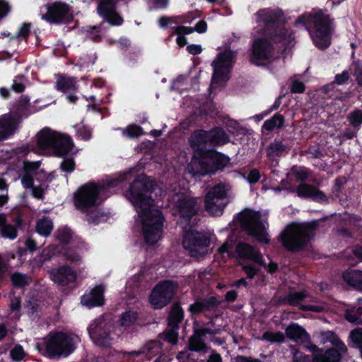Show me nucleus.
<instances>
[{
	"mask_svg": "<svg viewBox=\"0 0 362 362\" xmlns=\"http://www.w3.org/2000/svg\"><path fill=\"white\" fill-rule=\"evenodd\" d=\"M156 183L145 174L138 175L130 184L127 197L136 209H140L139 215L141 219L142 233L146 244L157 243L163 233L165 221L162 211L152 209L153 202L151 194Z\"/></svg>",
	"mask_w": 362,
	"mask_h": 362,
	"instance_id": "nucleus-1",
	"label": "nucleus"
},
{
	"mask_svg": "<svg viewBox=\"0 0 362 362\" xmlns=\"http://www.w3.org/2000/svg\"><path fill=\"white\" fill-rule=\"evenodd\" d=\"M231 232L228 235L227 242L223 244L219 252L221 253H228L231 255L234 245L235 257L240 262L241 260L246 261L243 268L246 274V278H249V243L241 242L240 240L247 239L249 238V207H246L234 216L233 221L229 224Z\"/></svg>",
	"mask_w": 362,
	"mask_h": 362,
	"instance_id": "nucleus-2",
	"label": "nucleus"
},
{
	"mask_svg": "<svg viewBox=\"0 0 362 362\" xmlns=\"http://www.w3.org/2000/svg\"><path fill=\"white\" fill-rule=\"evenodd\" d=\"M38 350L49 358L67 357L76 349L73 338L67 333L62 331L51 332L46 337L45 348Z\"/></svg>",
	"mask_w": 362,
	"mask_h": 362,
	"instance_id": "nucleus-3",
	"label": "nucleus"
},
{
	"mask_svg": "<svg viewBox=\"0 0 362 362\" xmlns=\"http://www.w3.org/2000/svg\"><path fill=\"white\" fill-rule=\"evenodd\" d=\"M112 181L107 184L88 182L81 186L74 194V203L76 208L85 213L96 205L99 194L102 191L113 187Z\"/></svg>",
	"mask_w": 362,
	"mask_h": 362,
	"instance_id": "nucleus-4",
	"label": "nucleus"
},
{
	"mask_svg": "<svg viewBox=\"0 0 362 362\" xmlns=\"http://www.w3.org/2000/svg\"><path fill=\"white\" fill-rule=\"evenodd\" d=\"M310 23L308 30L315 45L321 49L328 47L333 31L332 23L328 16L317 13L312 18Z\"/></svg>",
	"mask_w": 362,
	"mask_h": 362,
	"instance_id": "nucleus-5",
	"label": "nucleus"
},
{
	"mask_svg": "<svg viewBox=\"0 0 362 362\" xmlns=\"http://www.w3.org/2000/svg\"><path fill=\"white\" fill-rule=\"evenodd\" d=\"M313 229L311 223H292L286 228L279 237L286 249L294 250L306 243L313 235Z\"/></svg>",
	"mask_w": 362,
	"mask_h": 362,
	"instance_id": "nucleus-6",
	"label": "nucleus"
},
{
	"mask_svg": "<svg viewBox=\"0 0 362 362\" xmlns=\"http://www.w3.org/2000/svg\"><path fill=\"white\" fill-rule=\"evenodd\" d=\"M228 190V185L220 182L212 187L206 194L204 206L209 214L213 216H219L223 214L225 207L230 202Z\"/></svg>",
	"mask_w": 362,
	"mask_h": 362,
	"instance_id": "nucleus-7",
	"label": "nucleus"
},
{
	"mask_svg": "<svg viewBox=\"0 0 362 362\" xmlns=\"http://www.w3.org/2000/svg\"><path fill=\"white\" fill-rule=\"evenodd\" d=\"M178 283L173 280L165 279L159 281L152 289L149 296V303L154 309H162L173 300Z\"/></svg>",
	"mask_w": 362,
	"mask_h": 362,
	"instance_id": "nucleus-8",
	"label": "nucleus"
},
{
	"mask_svg": "<svg viewBox=\"0 0 362 362\" xmlns=\"http://www.w3.org/2000/svg\"><path fill=\"white\" fill-rule=\"evenodd\" d=\"M235 57L236 52L230 49H226L217 54L211 64L214 69L212 82L223 83L229 80V74Z\"/></svg>",
	"mask_w": 362,
	"mask_h": 362,
	"instance_id": "nucleus-9",
	"label": "nucleus"
},
{
	"mask_svg": "<svg viewBox=\"0 0 362 362\" xmlns=\"http://www.w3.org/2000/svg\"><path fill=\"white\" fill-rule=\"evenodd\" d=\"M197 160L202 173L204 175H214L218 170H223L230 163L228 156L212 148Z\"/></svg>",
	"mask_w": 362,
	"mask_h": 362,
	"instance_id": "nucleus-10",
	"label": "nucleus"
},
{
	"mask_svg": "<svg viewBox=\"0 0 362 362\" xmlns=\"http://www.w3.org/2000/svg\"><path fill=\"white\" fill-rule=\"evenodd\" d=\"M211 239L205 233L190 230L184 236L182 245L192 257L203 256L207 253Z\"/></svg>",
	"mask_w": 362,
	"mask_h": 362,
	"instance_id": "nucleus-11",
	"label": "nucleus"
},
{
	"mask_svg": "<svg viewBox=\"0 0 362 362\" xmlns=\"http://www.w3.org/2000/svg\"><path fill=\"white\" fill-rule=\"evenodd\" d=\"M112 329V325L103 319H95L88 327L90 339L96 345L101 347H108L111 345Z\"/></svg>",
	"mask_w": 362,
	"mask_h": 362,
	"instance_id": "nucleus-12",
	"label": "nucleus"
},
{
	"mask_svg": "<svg viewBox=\"0 0 362 362\" xmlns=\"http://www.w3.org/2000/svg\"><path fill=\"white\" fill-rule=\"evenodd\" d=\"M267 219L268 214L266 212L250 211V236L262 244H268L270 241Z\"/></svg>",
	"mask_w": 362,
	"mask_h": 362,
	"instance_id": "nucleus-13",
	"label": "nucleus"
},
{
	"mask_svg": "<svg viewBox=\"0 0 362 362\" xmlns=\"http://www.w3.org/2000/svg\"><path fill=\"white\" fill-rule=\"evenodd\" d=\"M97 13L103 18V22H107L110 26H120L124 19L117 11L116 0H98Z\"/></svg>",
	"mask_w": 362,
	"mask_h": 362,
	"instance_id": "nucleus-14",
	"label": "nucleus"
},
{
	"mask_svg": "<svg viewBox=\"0 0 362 362\" xmlns=\"http://www.w3.org/2000/svg\"><path fill=\"white\" fill-rule=\"evenodd\" d=\"M69 6L65 3L54 2L47 6V13L42 18L51 23H64L70 21Z\"/></svg>",
	"mask_w": 362,
	"mask_h": 362,
	"instance_id": "nucleus-15",
	"label": "nucleus"
},
{
	"mask_svg": "<svg viewBox=\"0 0 362 362\" xmlns=\"http://www.w3.org/2000/svg\"><path fill=\"white\" fill-rule=\"evenodd\" d=\"M198 322L195 320L193 323V334L189 338L188 348L194 352L203 351L206 349L205 337L206 334L214 335L218 333L217 329L209 327H197Z\"/></svg>",
	"mask_w": 362,
	"mask_h": 362,
	"instance_id": "nucleus-16",
	"label": "nucleus"
},
{
	"mask_svg": "<svg viewBox=\"0 0 362 362\" xmlns=\"http://www.w3.org/2000/svg\"><path fill=\"white\" fill-rule=\"evenodd\" d=\"M208 132L204 129H197L191 134L189 143L194 151L193 160L198 159L210 149L208 146Z\"/></svg>",
	"mask_w": 362,
	"mask_h": 362,
	"instance_id": "nucleus-17",
	"label": "nucleus"
},
{
	"mask_svg": "<svg viewBox=\"0 0 362 362\" xmlns=\"http://www.w3.org/2000/svg\"><path fill=\"white\" fill-rule=\"evenodd\" d=\"M49 276L54 283L61 286H68L76 280L75 271L69 265H62L52 269L49 272Z\"/></svg>",
	"mask_w": 362,
	"mask_h": 362,
	"instance_id": "nucleus-18",
	"label": "nucleus"
},
{
	"mask_svg": "<svg viewBox=\"0 0 362 362\" xmlns=\"http://www.w3.org/2000/svg\"><path fill=\"white\" fill-rule=\"evenodd\" d=\"M175 207L180 217L186 221H190L199 209L197 199L187 196L180 197L175 203Z\"/></svg>",
	"mask_w": 362,
	"mask_h": 362,
	"instance_id": "nucleus-19",
	"label": "nucleus"
},
{
	"mask_svg": "<svg viewBox=\"0 0 362 362\" xmlns=\"http://www.w3.org/2000/svg\"><path fill=\"white\" fill-rule=\"evenodd\" d=\"M10 109L11 112L8 114L18 119L20 123L23 118H27L33 113L30 107V98L27 95H21L18 100L13 102Z\"/></svg>",
	"mask_w": 362,
	"mask_h": 362,
	"instance_id": "nucleus-20",
	"label": "nucleus"
},
{
	"mask_svg": "<svg viewBox=\"0 0 362 362\" xmlns=\"http://www.w3.org/2000/svg\"><path fill=\"white\" fill-rule=\"evenodd\" d=\"M104 292L102 285L95 286L88 292L86 291L81 297V303L88 308L102 306L105 304Z\"/></svg>",
	"mask_w": 362,
	"mask_h": 362,
	"instance_id": "nucleus-21",
	"label": "nucleus"
},
{
	"mask_svg": "<svg viewBox=\"0 0 362 362\" xmlns=\"http://www.w3.org/2000/svg\"><path fill=\"white\" fill-rule=\"evenodd\" d=\"M20 124L18 119L8 113L0 116V141L13 136Z\"/></svg>",
	"mask_w": 362,
	"mask_h": 362,
	"instance_id": "nucleus-22",
	"label": "nucleus"
},
{
	"mask_svg": "<svg viewBox=\"0 0 362 362\" xmlns=\"http://www.w3.org/2000/svg\"><path fill=\"white\" fill-rule=\"evenodd\" d=\"M59 135L50 128L45 127L37 134V144L42 150L53 149Z\"/></svg>",
	"mask_w": 362,
	"mask_h": 362,
	"instance_id": "nucleus-23",
	"label": "nucleus"
},
{
	"mask_svg": "<svg viewBox=\"0 0 362 362\" xmlns=\"http://www.w3.org/2000/svg\"><path fill=\"white\" fill-rule=\"evenodd\" d=\"M273 47L266 40H257L253 43L252 54L257 60L269 59L273 56Z\"/></svg>",
	"mask_w": 362,
	"mask_h": 362,
	"instance_id": "nucleus-24",
	"label": "nucleus"
},
{
	"mask_svg": "<svg viewBox=\"0 0 362 362\" xmlns=\"http://www.w3.org/2000/svg\"><path fill=\"white\" fill-rule=\"evenodd\" d=\"M272 40L276 43L281 44L284 47L283 54L289 52L293 46V40L289 32L282 27H276L272 33Z\"/></svg>",
	"mask_w": 362,
	"mask_h": 362,
	"instance_id": "nucleus-25",
	"label": "nucleus"
},
{
	"mask_svg": "<svg viewBox=\"0 0 362 362\" xmlns=\"http://www.w3.org/2000/svg\"><path fill=\"white\" fill-rule=\"evenodd\" d=\"M296 192L300 197L310 198L315 201L321 202L326 201V197L324 193L310 185L300 184L297 187Z\"/></svg>",
	"mask_w": 362,
	"mask_h": 362,
	"instance_id": "nucleus-26",
	"label": "nucleus"
},
{
	"mask_svg": "<svg viewBox=\"0 0 362 362\" xmlns=\"http://www.w3.org/2000/svg\"><path fill=\"white\" fill-rule=\"evenodd\" d=\"M208 132V146L214 149L217 146L223 145L229 141V138L221 127H214Z\"/></svg>",
	"mask_w": 362,
	"mask_h": 362,
	"instance_id": "nucleus-27",
	"label": "nucleus"
},
{
	"mask_svg": "<svg viewBox=\"0 0 362 362\" xmlns=\"http://www.w3.org/2000/svg\"><path fill=\"white\" fill-rule=\"evenodd\" d=\"M286 337L296 341L307 342L310 340L309 334L303 327L296 323H291L285 330Z\"/></svg>",
	"mask_w": 362,
	"mask_h": 362,
	"instance_id": "nucleus-28",
	"label": "nucleus"
},
{
	"mask_svg": "<svg viewBox=\"0 0 362 362\" xmlns=\"http://www.w3.org/2000/svg\"><path fill=\"white\" fill-rule=\"evenodd\" d=\"M73 147L74 143L71 138L60 134L52 150L57 156L62 157L69 154Z\"/></svg>",
	"mask_w": 362,
	"mask_h": 362,
	"instance_id": "nucleus-29",
	"label": "nucleus"
},
{
	"mask_svg": "<svg viewBox=\"0 0 362 362\" xmlns=\"http://www.w3.org/2000/svg\"><path fill=\"white\" fill-rule=\"evenodd\" d=\"M184 319V310L179 303H175L168 313V326L170 328L179 329Z\"/></svg>",
	"mask_w": 362,
	"mask_h": 362,
	"instance_id": "nucleus-30",
	"label": "nucleus"
},
{
	"mask_svg": "<svg viewBox=\"0 0 362 362\" xmlns=\"http://www.w3.org/2000/svg\"><path fill=\"white\" fill-rule=\"evenodd\" d=\"M55 88L62 93L78 89L77 81L74 77H66L59 74L55 83Z\"/></svg>",
	"mask_w": 362,
	"mask_h": 362,
	"instance_id": "nucleus-31",
	"label": "nucleus"
},
{
	"mask_svg": "<svg viewBox=\"0 0 362 362\" xmlns=\"http://www.w3.org/2000/svg\"><path fill=\"white\" fill-rule=\"evenodd\" d=\"M53 229L54 223L49 216H43L36 222L35 231L42 237H49Z\"/></svg>",
	"mask_w": 362,
	"mask_h": 362,
	"instance_id": "nucleus-32",
	"label": "nucleus"
},
{
	"mask_svg": "<svg viewBox=\"0 0 362 362\" xmlns=\"http://www.w3.org/2000/svg\"><path fill=\"white\" fill-rule=\"evenodd\" d=\"M341 354L338 349H330L324 353L316 354L313 362H339L341 359Z\"/></svg>",
	"mask_w": 362,
	"mask_h": 362,
	"instance_id": "nucleus-33",
	"label": "nucleus"
},
{
	"mask_svg": "<svg viewBox=\"0 0 362 362\" xmlns=\"http://www.w3.org/2000/svg\"><path fill=\"white\" fill-rule=\"evenodd\" d=\"M320 339L322 343L330 342L340 351L341 353L346 352V345L340 341L339 337L331 331H325L320 333Z\"/></svg>",
	"mask_w": 362,
	"mask_h": 362,
	"instance_id": "nucleus-34",
	"label": "nucleus"
},
{
	"mask_svg": "<svg viewBox=\"0 0 362 362\" xmlns=\"http://www.w3.org/2000/svg\"><path fill=\"white\" fill-rule=\"evenodd\" d=\"M343 279L349 285L362 290V272L358 270L347 271L344 273Z\"/></svg>",
	"mask_w": 362,
	"mask_h": 362,
	"instance_id": "nucleus-35",
	"label": "nucleus"
},
{
	"mask_svg": "<svg viewBox=\"0 0 362 362\" xmlns=\"http://www.w3.org/2000/svg\"><path fill=\"white\" fill-rule=\"evenodd\" d=\"M199 300L201 302L202 313L216 311L221 303V301L219 300L217 297L213 296L201 298Z\"/></svg>",
	"mask_w": 362,
	"mask_h": 362,
	"instance_id": "nucleus-36",
	"label": "nucleus"
},
{
	"mask_svg": "<svg viewBox=\"0 0 362 362\" xmlns=\"http://www.w3.org/2000/svg\"><path fill=\"white\" fill-rule=\"evenodd\" d=\"M199 300L201 302L202 313L216 311L221 303V301L219 300L217 297L213 296L201 298Z\"/></svg>",
	"mask_w": 362,
	"mask_h": 362,
	"instance_id": "nucleus-37",
	"label": "nucleus"
},
{
	"mask_svg": "<svg viewBox=\"0 0 362 362\" xmlns=\"http://www.w3.org/2000/svg\"><path fill=\"white\" fill-rule=\"evenodd\" d=\"M13 288H23L29 284V277L27 274L18 272H13L10 277Z\"/></svg>",
	"mask_w": 362,
	"mask_h": 362,
	"instance_id": "nucleus-38",
	"label": "nucleus"
},
{
	"mask_svg": "<svg viewBox=\"0 0 362 362\" xmlns=\"http://www.w3.org/2000/svg\"><path fill=\"white\" fill-rule=\"evenodd\" d=\"M138 317V313L136 311H125L120 316L121 325L126 327H131L137 321Z\"/></svg>",
	"mask_w": 362,
	"mask_h": 362,
	"instance_id": "nucleus-39",
	"label": "nucleus"
},
{
	"mask_svg": "<svg viewBox=\"0 0 362 362\" xmlns=\"http://www.w3.org/2000/svg\"><path fill=\"white\" fill-rule=\"evenodd\" d=\"M56 239L62 244H69L73 237L72 230L67 226L59 228L55 233Z\"/></svg>",
	"mask_w": 362,
	"mask_h": 362,
	"instance_id": "nucleus-40",
	"label": "nucleus"
},
{
	"mask_svg": "<svg viewBox=\"0 0 362 362\" xmlns=\"http://www.w3.org/2000/svg\"><path fill=\"white\" fill-rule=\"evenodd\" d=\"M284 122V117L276 114L272 118L266 120L263 124V129L267 131H272L275 128H279L283 126Z\"/></svg>",
	"mask_w": 362,
	"mask_h": 362,
	"instance_id": "nucleus-41",
	"label": "nucleus"
},
{
	"mask_svg": "<svg viewBox=\"0 0 362 362\" xmlns=\"http://www.w3.org/2000/svg\"><path fill=\"white\" fill-rule=\"evenodd\" d=\"M256 16L258 20L263 21L265 23L274 22L277 20L279 16L276 11L271 9L261 10Z\"/></svg>",
	"mask_w": 362,
	"mask_h": 362,
	"instance_id": "nucleus-42",
	"label": "nucleus"
},
{
	"mask_svg": "<svg viewBox=\"0 0 362 362\" xmlns=\"http://www.w3.org/2000/svg\"><path fill=\"white\" fill-rule=\"evenodd\" d=\"M362 315V308H351L346 310L345 313L346 319L353 323H360L359 317Z\"/></svg>",
	"mask_w": 362,
	"mask_h": 362,
	"instance_id": "nucleus-43",
	"label": "nucleus"
},
{
	"mask_svg": "<svg viewBox=\"0 0 362 362\" xmlns=\"http://www.w3.org/2000/svg\"><path fill=\"white\" fill-rule=\"evenodd\" d=\"M103 23L104 22H102L98 25L90 26L88 30L90 38L95 42H100L102 41L100 32L103 29Z\"/></svg>",
	"mask_w": 362,
	"mask_h": 362,
	"instance_id": "nucleus-44",
	"label": "nucleus"
},
{
	"mask_svg": "<svg viewBox=\"0 0 362 362\" xmlns=\"http://www.w3.org/2000/svg\"><path fill=\"white\" fill-rule=\"evenodd\" d=\"M1 233L4 238L14 240L18 235L17 228L11 224L6 223L1 228Z\"/></svg>",
	"mask_w": 362,
	"mask_h": 362,
	"instance_id": "nucleus-45",
	"label": "nucleus"
},
{
	"mask_svg": "<svg viewBox=\"0 0 362 362\" xmlns=\"http://www.w3.org/2000/svg\"><path fill=\"white\" fill-rule=\"evenodd\" d=\"M26 78L24 75L19 74L15 76L13 84L12 90L16 93H21L25 90V86L24 82L26 81Z\"/></svg>",
	"mask_w": 362,
	"mask_h": 362,
	"instance_id": "nucleus-46",
	"label": "nucleus"
},
{
	"mask_svg": "<svg viewBox=\"0 0 362 362\" xmlns=\"http://www.w3.org/2000/svg\"><path fill=\"white\" fill-rule=\"evenodd\" d=\"M263 339L270 342H283L285 339V336L282 332H267L263 334Z\"/></svg>",
	"mask_w": 362,
	"mask_h": 362,
	"instance_id": "nucleus-47",
	"label": "nucleus"
},
{
	"mask_svg": "<svg viewBox=\"0 0 362 362\" xmlns=\"http://www.w3.org/2000/svg\"><path fill=\"white\" fill-rule=\"evenodd\" d=\"M62 171L71 173L76 169V163L73 158H64L60 164Z\"/></svg>",
	"mask_w": 362,
	"mask_h": 362,
	"instance_id": "nucleus-48",
	"label": "nucleus"
},
{
	"mask_svg": "<svg viewBox=\"0 0 362 362\" xmlns=\"http://www.w3.org/2000/svg\"><path fill=\"white\" fill-rule=\"evenodd\" d=\"M178 329L170 328L163 333V339L170 344L175 345L178 341Z\"/></svg>",
	"mask_w": 362,
	"mask_h": 362,
	"instance_id": "nucleus-49",
	"label": "nucleus"
},
{
	"mask_svg": "<svg viewBox=\"0 0 362 362\" xmlns=\"http://www.w3.org/2000/svg\"><path fill=\"white\" fill-rule=\"evenodd\" d=\"M127 135L130 138L139 137L143 135V129L136 124H130L126 129Z\"/></svg>",
	"mask_w": 362,
	"mask_h": 362,
	"instance_id": "nucleus-50",
	"label": "nucleus"
},
{
	"mask_svg": "<svg viewBox=\"0 0 362 362\" xmlns=\"http://www.w3.org/2000/svg\"><path fill=\"white\" fill-rule=\"evenodd\" d=\"M285 150L284 145L281 142L274 141L272 143L268 148V154L271 156L279 155Z\"/></svg>",
	"mask_w": 362,
	"mask_h": 362,
	"instance_id": "nucleus-51",
	"label": "nucleus"
},
{
	"mask_svg": "<svg viewBox=\"0 0 362 362\" xmlns=\"http://www.w3.org/2000/svg\"><path fill=\"white\" fill-rule=\"evenodd\" d=\"M25 351L21 345H16L11 351V357L13 361H20L25 357Z\"/></svg>",
	"mask_w": 362,
	"mask_h": 362,
	"instance_id": "nucleus-52",
	"label": "nucleus"
},
{
	"mask_svg": "<svg viewBox=\"0 0 362 362\" xmlns=\"http://www.w3.org/2000/svg\"><path fill=\"white\" fill-rule=\"evenodd\" d=\"M31 23H24L13 38H23L27 40L30 33Z\"/></svg>",
	"mask_w": 362,
	"mask_h": 362,
	"instance_id": "nucleus-53",
	"label": "nucleus"
},
{
	"mask_svg": "<svg viewBox=\"0 0 362 362\" xmlns=\"http://www.w3.org/2000/svg\"><path fill=\"white\" fill-rule=\"evenodd\" d=\"M348 118L350 123L354 126L362 124V110H356L351 112Z\"/></svg>",
	"mask_w": 362,
	"mask_h": 362,
	"instance_id": "nucleus-54",
	"label": "nucleus"
},
{
	"mask_svg": "<svg viewBox=\"0 0 362 362\" xmlns=\"http://www.w3.org/2000/svg\"><path fill=\"white\" fill-rule=\"evenodd\" d=\"M187 311L190 313L193 318L194 316L199 315L202 313L200 300H196L188 307Z\"/></svg>",
	"mask_w": 362,
	"mask_h": 362,
	"instance_id": "nucleus-55",
	"label": "nucleus"
},
{
	"mask_svg": "<svg viewBox=\"0 0 362 362\" xmlns=\"http://www.w3.org/2000/svg\"><path fill=\"white\" fill-rule=\"evenodd\" d=\"M40 166V162H32L25 160L23 164V170L24 173H31L36 171Z\"/></svg>",
	"mask_w": 362,
	"mask_h": 362,
	"instance_id": "nucleus-56",
	"label": "nucleus"
},
{
	"mask_svg": "<svg viewBox=\"0 0 362 362\" xmlns=\"http://www.w3.org/2000/svg\"><path fill=\"white\" fill-rule=\"evenodd\" d=\"M305 297L306 295L304 293L293 292L288 295V301L291 305H298Z\"/></svg>",
	"mask_w": 362,
	"mask_h": 362,
	"instance_id": "nucleus-57",
	"label": "nucleus"
},
{
	"mask_svg": "<svg viewBox=\"0 0 362 362\" xmlns=\"http://www.w3.org/2000/svg\"><path fill=\"white\" fill-rule=\"evenodd\" d=\"M77 136L81 137L84 141H88L91 137L90 129L84 125L78 127L76 130Z\"/></svg>",
	"mask_w": 362,
	"mask_h": 362,
	"instance_id": "nucleus-58",
	"label": "nucleus"
},
{
	"mask_svg": "<svg viewBox=\"0 0 362 362\" xmlns=\"http://www.w3.org/2000/svg\"><path fill=\"white\" fill-rule=\"evenodd\" d=\"M350 339L354 344H361L362 343V328H357L351 331Z\"/></svg>",
	"mask_w": 362,
	"mask_h": 362,
	"instance_id": "nucleus-59",
	"label": "nucleus"
},
{
	"mask_svg": "<svg viewBox=\"0 0 362 362\" xmlns=\"http://www.w3.org/2000/svg\"><path fill=\"white\" fill-rule=\"evenodd\" d=\"M174 33L177 35H189L194 32V29L192 27H186L183 25H179L172 28Z\"/></svg>",
	"mask_w": 362,
	"mask_h": 362,
	"instance_id": "nucleus-60",
	"label": "nucleus"
},
{
	"mask_svg": "<svg viewBox=\"0 0 362 362\" xmlns=\"http://www.w3.org/2000/svg\"><path fill=\"white\" fill-rule=\"evenodd\" d=\"M11 7L5 0H0V21L6 18L10 13Z\"/></svg>",
	"mask_w": 362,
	"mask_h": 362,
	"instance_id": "nucleus-61",
	"label": "nucleus"
},
{
	"mask_svg": "<svg viewBox=\"0 0 362 362\" xmlns=\"http://www.w3.org/2000/svg\"><path fill=\"white\" fill-rule=\"evenodd\" d=\"M346 253L348 259L353 255L358 261H362V247H354L347 250Z\"/></svg>",
	"mask_w": 362,
	"mask_h": 362,
	"instance_id": "nucleus-62",
	"label": "nucleus"
},
{
	"mask_svg": "<svg viewBox=\"0 0 362 362\" xmlns=\"http://www.w3.org/2000/svg\"><path fill=\"white\" fill-rule=\"evenodd\" d=\"M21 184L25 189H31L34 186V179L31 174L24 173L21 178Z\"/></svg>",
	"mask_w": 362,
	"mask_h": 362,
	"instance_id": "nucleus-63",
	"label": "nucleus"
},
{
	"mask_svg": "<svg viewBox=\"0 0 362 362\" xmlns=\"http://www.w3.org/2000/svg\"><path fill=\"white\" fill-rule=\"evenodd\" d=\"M148 354H157L162 349L161 344L158 341H153L146 345Z\"/></svg>",
	"mask_w": 362,
	"mask_h": 362,
	"instance_id": "nucleus-64",
	"label": "nucleus"
}]
</instances>
